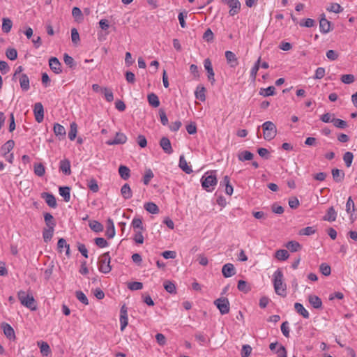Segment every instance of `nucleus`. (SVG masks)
Returning <instances> with one entry per match:
<instances>
[{
    "instance_id": "obj_29",
    "label": "nucleus",
    "mask_w": 357,
    "mask_h": 357,
    "mask_svg": "<svg viewBox=\"0 0 357 357\" xmlns=\"http://www.w3.org/2000/svg\"><path fill=\"white\" fill-rule=\"evenodd\" d=\"M332 176L334 181L337 183L341 182L344 178V172L338 169H332Z\"/></svg>"
},
{
    "instance_id": "obj_63",
    "label": "nucleus",
    "mask_w": 357,
    "mask_h": 357,
    "mask_svg": "<svg viewBox=\"0 0 357 357\" xmlns=\"http://www.w3.org/2000/svg\"><path fill=\"white\" fill-rule=\"evenodd\" d=\"M72 15L77 20L82 19V13L78 7H74L72 10Z\"/></svg>"
},
{
    "instance_id": "obj_28",
    "label": "nucleus",
    "mask_w": 357,
    "mask_h": 357,
    "mask_svg": "<svg viewBox=\"0 0 357 357\" xmlns=\"http://www.w3.org/2000/svg\"><path fill=\"white\" fill-rule=\"evenodd\" d=\"M60 170L66 175L71 174L70 163L68 160H63L60 162Z\"/></svg>"
},
{
    "instance_id": "obj_2",
    "label": "nucleus",
    "mask_w": 357,
    "mask_h": 357,
    "mask_svg": "<svg viewBox=\"0 0 357 357\" xmlns=\"http://www.w3.org/2000/svg\"><path fill=\"white\" fill-rule=\"evenodd\" d=\"M202 188L207 192L213 190L217 185L218 180L215 172H206L201 178Z\"/></svg>"
},
{
    "instance_id": "obj_15",
    "label": "nucleus",
    "mask_w": 357,
    "mask_h": 357,
    "mask_svg": "<svg viewBox=\"0 0 357 357\" xmlns=\"http://www.w3.org/2000/svg\"><path fill=\"white\" fill-rule=\"evenodd\" d=\"M222 273L225 278H230L236 274V270L232 264L227 263L222 266Z\"/></svg>"
},
{
    "instance_id": "obj_48",
    "label": "nucleus",
    "mask_w": 357,
    "mask_h": 357,
    "mask_svg": "<svg viewBox=\"0 0 357 357\" xmlns=\"http://www.w3.org/2000/svg\"><path fill=\"white\" fill-rule=\"evenodd\" d=\"M289 257V255L286 250H278L275 252V257L278 260L284 261L287 259Z\"/></svg>"
},
{
    "instance_id": "obj_3",
    "label": "nucleus",
    "mask_w": 357,
    "mask_h": 357,
    "mask_svg": "<svg viewBox=\"0 0 357 357\" xmlns=\"http://www.w3.org/2000/svg\"><path fill=\"white\" fill-rule=\"evenodd\" d=\"M263 135L264 139L271 141L275 138L277 135V128L272 121H266L262 126Z\"/></svg>"
},
{
    "instance_id": "obj_17",
    "label": "nucleus",
    "mask_w": 357,
    "mask_h": 357,
    "mask_svg": "<svg viewBox=\"0 0 357 357\" xmlns=\"http://www.w3.org/2000/svg\"><path fill=\"white\" fill-rule=\"evenodd\" d=\"M106 228V236L108 238H112L115 236L116 232L113 220L110 218L107 220Z\"/></svg>"
},
{
    "instance_id": "obj_16",
    "label": "nucleus",
    "mask_w": 357,
    "mask_h": 357,
    "mask_svg": "<svg viewBox=\"0 0 357 357\" xmlns=\"http://www.w3.org/2000/svg\"><path fill=\"white\" fill-rule=\"evenodd\" d=\"M225 57L227 63L231 68H234L236 66H238V59L234 52H232L231 51H226Z\"/></svg>"
},
{
    "instance_id": "obj_37",
    "label": "nucleus",
    "mask_w": 357,
    "mask_h": 357,
    "mask_svg": "<svg viewBox=\"0 0 357 357\" xmlns=\"http://www.w3.org/2000/svg\"><path fill=\"white\" fill-rule=\"evenodd\" d=\"M222 183L225 185V192L228 195H231L233 193V187L230 185V178L228 176H225Z\"/></svg>"
},
{
    "instance_id": "obj_56",
    "label": "nucleus",
    "mask_w": 357,
    "mask_h": 357,
    "mask_svg": "<svg viewBox=\"0 0 357 357\" xmlns=\"http://www.w3.org/2000/svg\"><path fill=\"white\" fill-rule=\"evenodd\" d=\"M333 125L337 128L341 129H344L347 127V121L340 119H335L334 117V119L333 121Z\"/></svg>"
},
{
    "instance_id": "obj_13",
    "label": "nucleus",
    "mask_w": 357,
    "mask_h": 357,
    "mask_svg": "<svg viewBox=\"0 0 357 357\" xmlns=\"http://www.w3.org/2000/svg\"><path fill=\"white\" fill-rule=\"evenodd\" d=\"M127 141V137L122 132H116L113 140H108L106 144L107 145L123 144Z\"/></svg>"
},
{
    "instance_id": "obj_46",
    "label": "nucleus",
    "mask_w": 357,
    "mask_h": 357,
    "mask_svg": "<svg viewBox=\"0 0 357 357\" xmlns=\"http://www.w3.org/2000/svg\"><path fill=\"white\" fill-rule=\"evenodd\" d=\"M164 288L169 294H176V286H175L174 283H173L172 282H171L169 280H166L164 282Z\"/></svg>"
},
{
    "instance_id": "obj_62",
    "label": "nucleus",
    "mask_w": 357,
    "mask_h": 357,
    "mask_svg": "<svg viewBox=\"0 0 357 357\" xmlns=\"http://www.w3.org/2000/svg\"><path fill=\"white\" fill-rule=\"evenodd\" d=\"M159 116L160 122L163 126H167L168 124V118L167 116V114L165 112V110L162 108L159 109Z\"/></svg>"
},
{
    "instance_id": "obj_51",
    "label": "nucleus",
    "mask_w": 357,
    "mask_h": 357,
    "mask_svg": "<svg viewBox=\"0 0 357 357\" xmlns=\"http://www.w3.org/2000/svg\"><path fill=\"white\" fill-rule=\"evenodd\" d=\"M320 272L325 276H328L331 273V266L326 263H322L319 266Z\"/></svg>"
},
{
    "instance_id": "obj_25",
    "label": "nucleus",
    "mask_w": 357,
    "mask_h": 357,
    "mask_svg": "<svg viewBox=\"0 0 357 357\" xmlns=\"http://www.w3.org/2000/svg\"><path fill=\"white\" fill-rule=\"evenodd\" d=\"M179 167L186 174H190L192 172V168L188 165V162L183 155L180 156Z\"/></svg>"
},
{
    "instance_id": "obj_27",
    "label": "nucleus",
    "mask_w": 357,
    "mask_h": 357,
    "mask_svg": "<svg viewBox=\"0 0 357 357\" xmlns=\"http://www.w3.org/2000/svg\"><path fill=\"white\" fill-rule=\"evenodd\" d=\"M54 132L56 137H59V139H63L66 136V132L65 128L59 124L56 123L54 126Z\"/></svg>"
},
{
    "instance_id": "obj_59",
    "label": "nucleus",
    "mask_w": 357,
    "mask_h": 357,
    "mask_svg": "<svg viewBox=\"0 0 357 357\" xmlns=\"http://www.w3.org/2000/svg\"><path fill=\"white\" fill-rule=\"evenodd\" d=\"M6 55L10 60H15L17 57V50L14 48H8L6 52Z\"/></svg>"
},
{
    "instance_id": "obj_4",
    "label": "nucleus",
    "mask_w": 357,
    "mask_h": 357,
    "mask_svg": "<svg viewBox=\"0 0 357 357\" xmlns=\"http://www.w3.org/2000/svg\"><path fill=\"white\" fill-rule=\"evenodd\" d=\"M111 257L109 255V252H107L102 254L98 261V269L100 272L103 273H108L112 270V266L110 265Z\"/></svg>"
},
{
    "instance_id": "obj_11",
    "label": "nucleus",
    "mask_w": 357,
    "mask_h": 357,
    "mask_svg": "<svg viewBox=\"0 0 357 357\" xmlns=\"http://www.w3.org/2000/svg\"><path fill=\"white\" fill-rule=\"evenodd\" d=\"M331 22L326 19L324 14H322L321 17L319 20L320 31L322 33H328L331 30Z\"/></svg>"
},
{
    "instance_id": "obj_23",
    "label": "nucleus",
    "mask_w": 357,
    "mask_h": 357,
    "mask_svg": "<svg viewBox=\"0 0 357 357\" xmlns=\"http://www.w3.org/2000/svg\"><path fill=\"white\" fill-rule=\"evenodd\" d=\"M119 174L123 180L126 181L130 176V170L125 165H120L119 167Z\"/></svg>"
},
{
    "instance_id": "obj_8",
    "label": "nucleus",
    "mask_w": 357,
    "mask_h": 357,
    "mask_svg": "<svg viewBox=\"0 0 357 357\" xmlns=\"http://www.w3.org/2000/svg\"><path fill=\"white\" fill-rule=\"evenodd\" d=\"M204 66L208 73V79L211 82V84H213L215 82V73L213 69L211 61L209 59H206L204 61Z\"/></svg>"
},
{
    "instance_id": "obj_38",
    "label": "nucleus",
    "mask_w": 357,
    "mask_h": 357,
    "mask_svg": "<svg viewBox=\"0 0 357 357\" xmlns=\"http://www.w3.org/2000/svg\"><path fill=\"white\" fill-rule=\"evenodd\" d=\"M46 204L53 208L57 206L56 198L52 194L46 192Z\"/></svg>"
},
{
    "instance_id": "obj_47",
    "label": "nucleus",
    "mask_w": 357,
    "mask_h": 357,
    "mask_svg": "<svg viewBox=\"0 0 357 357\" xmlns=\"http://www.w3.org/2000/svg\"><path fill=\"white\" fill-rule=\"evenodd\" d=\"M89 227L96 232H100L103 230V226L96 220L91 221L89 224Z\"/></svg>"
},
{
    "instance_id": "obj_43",
    "label": "nucleus",
    "mask_w": 357,
    "mask_h": 357,
    "mask_svg": "<svg viewBox=\"0 0 357 357\" xmlns=\"http://www.w3.org/2000/svg\"><path fill=\"white\" fill-rule=\"evenodd\" d=\"M355 204L351 198L349 197L346 203V211L347 213L351 214V217L352 216V213L355 211Z\"/></svg>"
},
{
    "instance_id": "obj_32",
    "label": "nucleus",
    "mask_w": 357,
    "mask_h": 357,
    "mask_svg": "<svg viewBox=\"0 0 357 357\" xmlns=\"http://www.w3.org/2000/svg\"><path fill=\"white\" fill-rule=\"evenodd\" d=\"M254 155L248 151H243L238 154V158L240 161L251 160Z\"/></svg>"
},
{
    "instance_id": "obj_14",
    "label": "nucleus",
    "mask_w": 357,
    "mask_h": 357,
    "mask_svg": "<svg viewBox=\"0 0 357 357\" xmlns=\"http://www.w3.org/2000/svg\"><path fill=\"white\" fill-rule=\"evenodd\" d=\"M160 146L162 149V150L164 151L165 153H166L167 154H171L173 153V149L172 147L170 140L167 137H162L160 139Z\"/></svg>"
},
{
    "instance_id": "obj_55",
    "label": "nucleus",
    "mask_w": 357,
    "mask_h": 357,
    "mask_svg": "<svg viewBox=\"0 0 357 357\" xmlns=\"http://www.w3.org/2000/svg\"><path fill=\"white\" fill-rule=\"evenodd\" d=\"M76 298L83 304L88 305L89 301L86 295L82 291H77L75 292Z\"/></svg>"
},
{
    "instance_id": "obj_45",
    "label": "nucleus",
    "mask_w": 357,
    "mask_h": 357,
    "mask_svg": "<svg viewBox=\"0 0 357 357\" xmlns=\"http://www.w3.org/2000/svg\"><path fill=\"white\" fill-rule=\"evenodd\" d=\"M238 289L244 293H248L251 290L250 285L244 280H239L238 282Z\"/></svg>"
},
{
    "instance_id": "obj_39",
    "label": "nucleus",
    "mask_w": 357,
    "mask_h": 357,
    "mask_svg": "<svg viewBox=\"0 0 357 357\" xmlns=\"http://www.w3.org/2000/svg\"><path fill=\"white\" fill-rule=\"evenodd\" d=\"M261 57H259L257 61L255 62L254 66L252 68L250 71V77L252 81L256 79L257 72L260 67Z\"/></svg>"
},
{
    "instance_id": "obj_7",
    "label": "nucleus",
    "mask_w": 357,
    "mask_h": 357,
    "mask_svg": "<svg viewBox=\"0 0 357 357\" xmlns=\"http://www.w3.org/2000/svg\"><path fill=\"white\" fill-rule=\"evenodd\" d=\"M33 113L36 121L38 123L42 122L44 118V109L41 102H37L34 105Z\"/></svg>"
},
{
    "instance_id": "obj_20",
    "label": "nucleus",
    "mask_w": 357,
    "mask_h": 357,
    "mask_svg": "<svg viewBox=\"0 0 357 357\" xmlns=\"http://www.w3.org/2000/svg\"><path fill=\"white\" fill-rule=\"evenodd\" d=\"M63 248H66V255L67 257H69L70 256V245L66 243V241L64 238H61L59 239L58 243H57L58 251L61 252Z\"/></svg>"
},
{
    "instance_id": "obj_30",
    "label": "nucleus",
    "mask_w": 357,
    "mask_h": 357,
    "mask_svg": "<svg viewBox=\"0 0 357 357\" xmlns=\"http://www.w3.org/2000/svg\"><path fill=\"white\" fill-rule=\"evenodd\" d=\"M148 102L150 105L153 107H158L160 105V100L158 96L153 93H151L147 96Z\"/></svg>"
},
{
    "instance_id": "obj_24",
    "label": "nucleus",
    "mask_w": 357,
    "mask_h": 357,
    "mask_svg": "<svg viewBox=\"0 0 357 357\" xmlns=\"http://www.w3.org/2000/svg\"><path fill=\"white\" fill-rule=\"evenodd\" d=\"M336 217L337 213L335 211L334 208L331 206L328 209L327 213L324 215L323 220L325 221L333 222L336 220Z\"/></svg>"
},
{
    "instance_id": "obj_21",
    "label": "nucleus",
    "mask_w": 357,
    "mask_h": 357,
    "mask_svg": "<svg viewBox=\"0 0 357 357\" xmlns=\"http://www.w3.org/2000/svg\"><path fill=\"white\" fill-rule=\"evenodd\" d=\"M309 303L316 309H320L322 307V301L319 297L314 295H310L308 297Z\"/></svg>"
},
{
    "instance_id": "obj_53",
    "label": "nucleus",
    "mask_w": 357,
    "mask_h": 357,
    "mask_svg": "<svg viewBox=\"0 0 357 357\" xmlns=\"http://www.w3.org/2000/svg\"><path fill=\"white\" fill-rule=\"evenodd\" d=\"M329 12H333L335 13H340L343 10V8L337 3H331L329 7L326 8Z\"/></svg>"
},
{
    "instance_id": "obj_34",
    "label": "nucleus",
    "mask_w": 357,
    "mask_h": 357,
    "mask_svg": "<svg viewBox=\"0 0 357 357\" xmlns=\"http://www.w3.org/2000/svg\"><path fill=\"white\" fill-rule=\"evenodd\" d=\"M275 93V88L273 86H270L266 89L261 88L259 91V95L266 97L273 96Z\"/></svg>"
},
{
    "instance_id": "obj_49",
    "label": "nucleus",
    "mask_w": 357,
    "mask_h": 357,
    "mask_svg": "<svg viewBox=\"0 0 357 357\" xmlns=\"http://www.w3.org/2000/svg\"><path fill=\"white\" fill-rule=\"evenodd\" d=\"M77 126L75 122H73L72 123H70V131L68 132V138L71 141H73L75 139L76 135H77Z\"/></svg>"
},
{
    "instance_id": "obj_33",
    "label": "nucleus",
    "mask_w": 357,
    "mask_h": 357,
    "mask_svg": "<svg viewBox=\"0 0 357 357\" xmlns=\"http://www.w3.org/2000/svg\"><path fill=\"white\" fill-rule=\"evenodd\" d=\"M20 83L22 90L27 91L29 89V79L26 74H22L20 76Z\"/></svg>"
},
{
    "instance_id": "obj_54",
    "label": "nucleus",
    "mask_w": 357,
    "mask_h": 357,
    "mask_svg": "<svg viewBox=\"0 0 357 357\" xmlns=\"http://www.w3.org/2000/svg\"><path fill=\"white\" fill-rule=\"evenodd\" d=\"M299 24L303 27L310 28L315 25V21L311 18L303 19L299 22Z\"/></svg>"
},
{
    "instance_id": "obj_31",
    "label": "nucleus",
    "mask_w": 357,
    "mask_h": 357,
    "mask_svg": "<svg viewBox=\"0 0 357 357\" xmlns=\"http://www.w3.org/2000/svg\"><path fill=\"white\" fill-rule=\"evenodd\" d=\"M146 211L152 214H158L160 211L158 206L153 202H147L144 204Z\"/></svg>"
},
{
    "instance_id": "obj_40",
    "label": "nucleus",
    "mask_w": 357,
    "mask_h": 357,
    "mask_svg": "<svg viewBox=\"0 0 357 357\" xmlns=\"http://www.w3.org/2000/svg\"><path fill=\"white\" fill-rule=\"evenodd\" d=\"M2 21V31L4 33L10 32L13 26L12 21L9 18H3Z\"/></svg>"
},
{
    "instance_id": "obj_9",
    "label": "nucleus",
    "mask_w": 357,
    "mask_h": 357,
    "mask_svg": "<svg viewBox=\"0 0 357 357\" xmlns=\"http://www.w3.org/2000/svg\"><path fill=\"white\" fill-rule=\"evenodd\" d=\"M128 323L127 307L123 305L120 310L121 331H123Z\"/></svg>"
},
{
    "instance_id": "obj_26",
    "label": "nucleus",
    "mask_w": 357,
    "mask_h": 357,
    "mask_svg": "<svg viewBox=\"0 0 357 357\" xmlns=\"http://www.w3.org/2000/svg\"><path fill=\"white\" fill-rule=\"evenodd\" d=\"M121 193L125 199H128L132 197V192L128 183H125L121 188Z\"/></svg>"
},
{
    "instance_id": "obj_1",
    "label": "nucleus",
    "mask_w": 357,
    "mask_h": 357,
    "mask_svg": "<svg viewBox=\"0 0 357 357\" xmlns=\"http://www.w3.org/2000/svg\"><path fill=\"white\" fill-rule=\"evenodd\" d=\"M273 286L278 295L282 297L287 296V285L283 283V273L279 268L273 274Z\"/></svg>"
},
{
    "instance_id": "obj_57",
    "label": "nucleus",
    "mask_w": 357,
    "mask_h": 357,
    "mask_svg": "<svg viewBox=\"0 0 357 357\" xmlns=\"http://www.w3.org/2000/svg\"><path fill=\"white\" fill-rule=\"evenodd\" d=\"M132 226L133 227V228L135 229H139V231H143L144 229V227H143L142 219L139 218H133V220L132 221Z\"/></svg>"
},
{
    "instance_id": "obj_60",
    "label": "nucleus",
    "mask_w": 357,
    "mask_h": 357,
    "mask_svg": "<svg viewBox=\"0 0 357 357\" xmlns=\"http://www.w3.org/2000/svg\"><path fill=\"white\" fill-rule=\"evenodd\" d=\"M128 287L132 291L139 290L143 288V284L140 282H131L128 283Z\"/></svg>"
},
{
    "instance_id": "obj_58",
    "label": "nucleus",
    "mask_w": 357,
    "mask_h": 357,
    "mask_svg": "<svg viewBox=\"0 0 357 357\" xmlns=\"http://www.w3.org/2000/svg\"><path fill=\"white\" fill-rule=\"evenodd\" d=\"M341 81L347 84H351L354 82L355 77L351 74L342 75L340 78Z\"/></svg>"
},
{
    "instance_id": "obj_35",
    "label": "nucleus",
    "mask_w": 357,
    "mask_h": 357,
    "mask_svg": "<svg viewBox=\"0 0 357 357\" xmlns=\"http://www.w3.org/2000/svg\"><path fill=\"white\" fill-rule=\"evenodd\" d=\"M287 248L290 250L291 252H297L301 249V245L294 241H289L286 245Z\"/></svg>"
},
{
    "instance_id": "obj_19",
    "label": "nucleus",
    "mask_w": 357,
    "mask_h": 357,
    "mask_svg": "<svg viewBox=\"0 0 357 357\" xmlns=\"http://www.w3.org/2000/svg\"><path fill=\"white\" fill-rule=\"evenodd\" d=\"M70 188L68 186L59 187V195L63 198L66 202H68L70 199Z\"/></svg>"
},
{
    "instance_id": "obj_44",
    "label": "nucleus",
    "mask_w": 357,
    "mask_h": 357,
    "mask_svg": "<svg viewBox=\"0 0 357 357\" xmlns=\"http://www.w3.org/2000/svg\"><path fill=\"white\" fill-rule=\"evenodd\" d=\"M63 61L65 64L70 68L74 69L76 67V63L74 61V59L66 53L63 54Z\"/></svg>"
},
{
    "instance_id": "obj_22",
    "label": "nucleus",
    "mask_w": 357,
    "mask_h": 357,
    "mask_svg": "<svg viewBox=\"0 0 357 357\" xmlns=\"http://www.w3.org/2000/svg\"><path fill=\"white\" fill-rule=\"evenodd\" d=\"M294 308L298 314H301L305 319L309 318L310 314L308 311L303 307V305L301 303H296L294 304Z\"/></svg>"
},
{
    "instance_id": "obj_52",
    "label": "nucleus",
    "mask_w": 357,
    "mask_h": 357,
    "mask_svg": "<svg viewBox=\"0 0 357 357\" xmlns=\"http://www.w3.org/2000/svg\"><path fill=\"white\" fill-rule=\"evenodd\" d=\"M71 40L75 45H77L80 42L79 34L75 28L71 29Z\"/></svg>"
},
{
    "instance_id": "obj_10",
    "label": "nucleus",
    "mask_w": 357,
    "mask_h": 357,
    "mask_svg": "<svg viewBox=\"0 0 357 357\" xmlns=\"http://www.w3.org/2000/svg\"><path fill=\"white\" fill-rule=\"evenodd\" d=\"M49 66L50 69L56 74H59L62 72L61 63L56 57H51L49 59Z\"/></svg>"
},
{
    "instance_id": "obj_36",
    "label": "nucleus",
    "mask_w": 357,
    "mask_h": 357,
    "mask_svg": "<svg viewBox=\"0 0 357 357\" xmlns=\"http://www.w3.org/2000/svg\"><path fill=\"white\" fill-rule=\"evenodd\" d=\"M205 91L206 89L204 86H198L195 92L196 98L201 101H204L206 100Z\"/></svg>"
},
{
    "instance_id": "obj_42",
    "label": "nucleus",
    "mask_w": 357,
    "mask_h": 357,
    "mask_svg": "<svg viewBox=\"0 0 357 357\" xmlns=\"http://www.w3.org/2000/svg\"><path fill=\"white\" fill-rule=\"evenodd\" d=\"M154 174L151 169H146L144 175L143 176V183L147 185L149 184L151 180L153 178Z\"/></svg>"
},
{
    "instance_id": "obj_61",
    "label": "nucleus",
    "mask_w": 357,
    "mask_h": 357,
    "mask_svg": "<svg viewBox=\"0 0 357 357\" xmlns=\"http://www.w3.org/2000/svg\"><path fill=\"white\" fill-rule=\"evenodd\" d=\"M335 114L331 113H326L320 116V120L324 123L332 122L334 119Z\"/></svg>"
},
{
    "instance_id": "obj_64",
    "label": "nucleus",
    "mask_w": 357,
    "mask_h": 357,
    "mask_svg": "<svg viewBox=\"0 0 357 357\" xmlns=\"http://www.w3.org/2000/svg\"><path fill=\"white\" fill-rule=\"evenodd\" d=\"M95 243L97 246L100 248H105L108 245L107 241L102 237H98L95 238Z\"/></svg>"
},
{
    "instance_id": "obj_50",
    "label": "nucleus",
    "mask_w": 357,
    "mask_h": 357,
    "mask_svg": "<svg viewBox=\"0 0 357 357\" xmlns=\"http://www.w3.org/2000/svg\"><path fill=\"white\" fill-rule=\"evenodd\" d=\"M354 159V155L351 152L347 151L343 155V160L347 167H350Z\"/></svg>"
},
{
    "instance_id": "obj_41",
    "label": "nucleus",
    "mask_w": 357,
    "mask_h": 357,
    "mask_svg": "<svg viewBox=\"0 0 357 357\" xmlns=\"http://www.w3.org/2000/svg\"><path fill=\"white\" fill-rule=\"evenodd\" d=\"M316 231H317V229L315 227H307L303 229H301L298 231V234L301 235V236H303V235L310 236V235L315 234Z\"/></svg>"
},
{
    "instance_id": "obj_5",
    "label": "nucleus",
    "mask_w": 357,
    "mask_h": 357,
    "mask_svg": "<svg viewBox=\"0 0 357 357\" xmlns=\"http://www.w3.org/2000/svg\"><path fill=\"white\" fill-rule=\"evenodd\" d=\"M18 298L24 306L33 310L36 309L35 300L33 297L24 291L18 292Z\"/></svg>"
},
{
    "instance_id": "obj_18",
    "label": "nucleus",
    "mask_w": 357,
    "mask_h": 357,
    "mask_svg": "<svg viewBox=\"0 0 357 357\" xmlns=\"http://www.w3.org/2000/svg\"><path fill=\"white\" fill-rule=\"evenodd\" d=\"M1 328L3 331L4 335L9 339H12L15 337V332L13 328L6 323H2L1 326Z\"/></svg>"
},
{
    "instance_id": "obj_6",
    "label": "nucleus",
    "mask_w": 357,
    "mask_h": 357,
    "mask_svg": "<svg viewBox=\"0 0 357 357\" xmlns=\"http://www.w3.org/2000/svg\"><path fill=\"white\" fill-rule=\"evenodd\" d=\"M215 305L220 310L222 314H226L229 312V302L227 298L222 297L214 301Z\"/></svg>"
},
{
    "instance_id": "obj_12",
    "label": "nucleus",
    "mask_w": 357,
    "mask_h": 357,
    "mask_svg": "<svg viewBox=\"0 0 357 357\" xmlns=\"http://www.w3.org/2000/svg\"><path fill=\"white\" fill-rule=\"evenodd\" d=\"M227 4L230 8L229 13L230 15L234 16L237 14L241 8V3L238 0H228Z\"/></svg>"
}]
</instances>
